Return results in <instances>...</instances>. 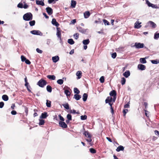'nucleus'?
Wrapping results in <instances>:
<instances>
[{"instance_id":"obj_41","label":"nucleus","mask_w":159,"mask_h":159,"mask_svg":"<svg viewBox=\"0 0 159 159\" xmlns=\"http://www.w3.org/2000/svg\"><path fill=\"white\" fill-rule=\"evenodd\" d=\"M87 116L86 115H82L80 116V119L82 120H85L87 119Z\"/></svg>"},{"instance_id":"obj_51","label":"nucleus","mask_w":159,"mask_h":159,"mask_svg":"<svg viewBox=\"0 0 159 159\" xmlns=\"http://www.w3.org/2000/svg\"><path fill=\"white\" fill-rule=\"evenodd\" d=\"M21 60L22 62H24L27 59L24 56L22 55L21 56Z\"/></svg>"},{"instance_id":"obj_7","label":"nucleus","mask_w":159,"mask_h":159,"mask_svg":"<svg viewBox=\"0 0 159 159\" xmlns=\"http://www.w3.org/2000/svg\"><path fill=\"white\" fill-rule=\"evenodd\" d=\"M61 30L60 29V28L59 27H57L56 35L57 37L60 39V40L61 41Z\"/></svg>"},{"instance_id":"obj_47","label":"nucleus","mask_w":159,"mask_h":159,"mask_svg":"<svg viewBox=\"0 0 159 159\" xmlns=\"http://www.w3.org/2000/svg\"><path fill=\"white\" fill-rule=\"evenodd\" d=\"M66 118L67 119H68L69 120H72V116L70 114H68L66 116Z\"/></svg>"},{"instance_id":"obj_56","label":"nucleus","mask_w":159,"mask_h":159,"mask_svg":"<svg viewBox=\"0 0 159 159\" xmlns=\"http://www.w3.org/2000/svg\"><path fill=\"white\" fill-rule=\"evenodd\" d=\"M36 51L37 52L39 53H42L43 52V51L39 49V48H36Z\"/></svg>"},{"instance_id":"obj_4","label":"nucleus","mask_w":159,"mask_h":159,"mask_svg":"<svg viewBox=\"0 0 159 159\" xmlns=\"http://www.w3.org/2000/svg\"><path fill=\"white\" fill-rule=\"evenodd\" d=\"M70 89V88L66 86H65L63 89L64 93L67 97L70 96V93L69 90Z\"/></svg>"},{"instance_id":"obj_31","label":"nucleus","mask_w":159,"mask_h":159,"mask_svg":"<svg viewBox=\"0 0 159 159\" xmlns=\"http://www.w3.org/2000/svg\"><path fill=\"white\" fill-rule=\"evenodd\" d=\"M51 101L48 100H47L46 102V106L48 107H50L51 106Z\"/></svg>"},{"instance_id":"obj_10","label":"nucleus","mask_w":159,"mask_h":159,"mask_svg":"<svg viewBox=\"0 0 159 159\" xmlns=\"http://www.w3.org/2000/svg\"><path fill=\"white\" fill-rule=\"evenodd\" d=\"M46 10L47 12L49 15H51L52 14L53 10L51 8L48 7L46 8Z\"/></svg>"},{"instance_id":"obj_44","label":"nucleus","mask_w":159,"mask_h":159,"mask_svg":"<svg viewBox=\"0 0 159 159\" xmlns=\"http://www.w3.org/2000/svg\"><path fill=\"white\" fill-rule=\"evenodd\" d=\"M103 21L105 25H110L109 22L106 19H103Z\"/></svg>"},{"instance_id":"obj_59","label":"nucleus","mask_w":159,"mask_h":159,"mask_svg":"<svg viewBox=\"0 0 159 159\" xmlns=\"http://www.w3.org/2000/svg\"><path fill=\"white\" fill-rule=\"evenodd\" d=\"M124 108H129V103L128 102L127 103L125 104L124 106Z\"/></svg>"},{"instance_id":"obj_8","label":"nucleus","mask_w":159,"mask_h":159,"mask_svg":"<svg viewBox=\"0 0 159 159\" xmlns=\"http://www.w3.org/2000/svg\"><path fill=\"white\" fill-rule=\"evenodd\" d=\"M59 124V126L62 128H66L67 127V124L64 121H60Z\"/></svg>"},{"instance_id":"obj_54","label":"nucleus","mask_w":159,"mask_h":159,"mask_svg":"<svg viewBox=\"0 0 159 159\" xmlns=\"http://www.w3.org/2000/svg\"><path fill=\"white\" fill-rule=\"evenodd\" d=\"M128 111V110L127 109H124L123 110V112L124 114V116H125L126 114Z\"/></svg>"},{"instance_id":"obj_17","label":"nucleus","mask_w":159,"mask_h":159,"mask_svg":"<svg viewBox=\"0 0 159 159\" xmlns=\"http://www.w3.org/2000/svg\"><path fill=\"white\" fill-rule=\"evenodd\" d=\"M59 59V57L58 56L53 57L52 58V60L53 61L54 63L57 62Z\"/></svg>"},{"instance_id":"obj_37","label":"nucleus","mask_w":159,"mask_h":159,"mask_svg":"<svg viewBox=\"0 0 159 159\" xmlns=\"http://www.w3.org/2000/svg\"><path fill=\"white\" fill-rule=\"evenodd\" d=\"M29 23L30 25L31 26H32L35 25V21L34 20H31L29 22Z\"/></svg>"},{"instance_id":"obj_6","label":"nucleus","mask_w":159,"mask_h":159,"mask_svg":"<svg viewBox=\"0 0 159 159\" xmlns=\"http://www.w3.org/2000/svg\"><path fill=\"white\" fill-rule=\"evenodd\" d=\"M30 33L35 35H38L41 36L42 35V33L39 30H33L30 31Z\"/></svg>"},{"instance_id":"obj_18","label":"nucleus","mask_w":159,"mask_h":159,"mask_svg":"<svg viewBox=\"0 0 159 159\" xmlns=\"http://www.w3.org/2000/svg\"><path fill=\"white\" fill-rule=\"evenodd\" d=\"M90 14L89 11H85L84 13V18H88L90 16Z\"/></svg>"},{"instance_id":"obj_50","label":"nucleus","mask_w":159,"mask_h":159,"mask_svg":"<svg viewBox=\"0 0 159 159\" xmlns=\"http://www.w3.org/2000/svg\"><path fill=\"white\" fill-rule=\"evenodd\" d=\"M58 116L60 120H61V121H64L65 119L64 118L61 116V114L59 115Z\"/></svg>"},{"instance_id":"obj_11","label":"nucleus","mask_w":159,"mask_h":159,"mask_svg":"<svg viewBox=\"0 0 159 159\" xmlns=\"http://www.w3.org/2000/svg\"><path fill=\"white\" fill-rule=\"evenodd\" d=\"M52 23L53 25L56 26L57 27H58L59 25V24L57 21L56 19L55 18L52 19Z\"/></svg>"},{"instance_id":"obj_64","label":"nucleus","mask_w":159,"mask_h":159,"mask_svg":"<svg viewBox=\"0 0 159 159\" xmlns=\"http://www.w3.org/2000/svg\"><path fill=\"white\" fill-rule=\"evenodd\" d=\"M43 15L47 19H48L49 18L48 16H47L46 14L45 13H43Z\"/></svg>"},{"instance_id":"obj_3","label":"nucleus","mask_w":159,"mask_h":159,"mask_svg":"<svg viewBox=\"0 0 159 159\" xmlns=\"http://www.w3.org/2000/svg\"><path fill=\"white\" fill-rule=\"evenodd\" d=\"M47 83V82L45 80L41 79L38 81L37 84L39 87L43 88L46 84Z\"/></svg>"},{"instance_id":"obj_5","label":"nucleus","mask_w":159,"mask_h":159,"mask_svg":"<svg viewBox=\"0 0 159 159\" xmlns=\"http://www.w3.org/2000/svg\"><path fill=\"white\" fill-rule=\"evenodd\" d=\"M134 47L137 49L141 48L144 47V44L143 43L136 42L135 43Z\"/></svg>"},{"instance_id":"obj_52","label":"nucleus","mask_w":159,"mask_h":159,"mask_svg":"<svg viewBox=\"0 0 159 159\" xmlns=\"http://www.w3.org/2000/svg\"><path fill=\"white\" fill-rule=\"evenodd\" d=\"M23 4L22 3H19L17 6L18 7L22 8H23Z\"/></svg>"},{"instance_id":"obj_27","label":"nucleus","mask_w":159,"mask_h":159,"mask_svg":"<svg viewBox=\"0 0 159 159\" xmlns=\"http://www.w3.org/2000/svg\"><path fill=\"white\" fill-rule=\"evenodd\" d=\"M2 99L4 101H6L8 100V97L6 95H3L2 96Z\"/></svg>"},{"instance_id":"obj_42","label":"nucleus","mask_w":159,"mask_h":159,"mask_svg":"<svg viewBox=\"0 0 159 159\" xmlns=\"http://www.w3.org/2000/svg\"><path fill=\"white\" fill-rule=\"evenodd\" d=\"M89 151L91 153L93 154L96 153V150L93 148H90L89 149Z\"/></svg>"},{"instance_id":"obj_35","label":"nucleus","mask_w":159,"mask_h":159,"mask_svg":"<svg viewBox=\"0 0 159 159\" xmlns=\"http://www.w3.org/2000/svg\"><path fill=\"white\" fill-rule=\"evenodd\" d=\"M39 125H43L45 123L44 120L43 119H39Z\"/></svg>"},{"instance_id":"obj_39","label":"nucleus","mask_w":159,"mask_h":159,"mask_svg":"<svg viewBox=\"0 0 159 159\" xmlns=\"http://www.w3.org/2000/svg\"><path fill=\"white\" fill-rule=\"evenodd\" d=\"M151 62L152 64H157L159 63V61H158L157 60H151Z\"/></svg>"},{"instance_id":"obj_36","label":"nucleus","mask_w":159,"mask_h":159,"mask_svg":"<svg viewBox=\"0 0 159 159\" xmlns=\"http://www.w3.org/2000/svg\"><path fill=\"white\" fill-rule=\"evenodd\" d=\"M63 80L62 79H60L57 80V83L61 85L63 84Z\"/></svg>"},{"instance_id":"obj_13","label":"nucleus","mask_w":159,"mask_h":159,"mask_svg":"<svg viewBox=\"0 0 159 159\" xmlns=\"http://www.w3.org/2000/svg\"><path fill=\"white\" fill-rule=\"evenodd\" d=\"M48 116L47 112H44L41 114L40 117V119H45Z\"/></svg>"},{"instance_id":"obj_45","label":"nucleus","mask_w":159,"mask_h":159,"mask_svg":"<svg viewBox=\"0 0 159 159\" xmlns=\"http://www.w3.org/2000/svg\"><path fill=\"white\" fill-rule=\"evenodd\" d=\"M25 85L28 91L30 92H31V90L30 89V85H29V84H27L26 85Z\"/></svg>"},{"instance_id":"obj_57","label":"nucleus","mask_w":159,"mask_h":159,"mask_svg":"<svg viewBox=\"0 0 159 159\" xmlns=\"http://www.w3.org/2000/svg\"><path fill=\"white\" fill-rule=\"evenodd\" d=\"M25 63L28 65H30L31 63L30 61L28 59H26V60L25 61Z\"/></svg>"},{"instance_id":"obj_48","label":"nucleus","mask_w":159,"mask_h":159,"mask_svg":"<svg viewBox=\"0 0 159 159\" xmlns=\"http://www.w3.org/2000/svg\"><path fill=\"white\" fill-rule=\"evenodd\" d=\"M100 81L101 83H103L104 81V78L103 76H101L100 79Z\"/></svg>"},{"instance_id":"obj_55","label":"nucleus","mask_w":159,"mask_h":159,"mask_svg":"<svg viewBox=\"0 0 159 159\" xmlns=\"http://www.w3.org/2000/svg\"><path fill=\"white\" fill-rule=\"evenodd\" d=\"M4 105V103L3 102H0V108H2Z\"/></svg>"},{"instance_id":"obj_30","label":"nucleus","mask_w":159,"mask_h":159,"mask_svg":"<svg viewBox=\"0 0 159 159\" xmlns=\"http://www.w3.org/2000/svg\"><path fill=\"white\" fill-rule=\"evenodd\" d=\"M140 62L143 64L146 63L147 62V61L146 59L144 58H141L140 59Z\"/></svg>"},{"instance_id":"obj_14","label":"nucleus","mask_w":159,"mask_h":159,"mask_svg":"<svg viewBox=\"0 0 159 159\" xmlns=\"http://www.w3.org/2000/svg\"><path fill=\"white\" fill-rule=\"evenodd\" d=\"M77 29L79 30V32L82 33L83 34H85L87 30V29H84L80 27H77Z\"/></svg>"},{"instance_id":"obj_32","label":"nucleus","mask_w":159,"mask_h":159,"mask_svg":"<svg viewBox=\"0 0 159 159\" xmlns=\"http://www.w3.org/2000/svg\"><path fill=\"white\" fill-rule=\"evenodd\" d=\"M46 89L48 92L51 93L52 91V87L48 85L47 86Z\"/></svg>"},{"instance_id":"obj_53","label":"nucleus","mask_w":159,"mask_h":159,"mask_svg":"<svg viewBox=\"0 0 159 159\" xmlns=\"http://www.w3.org/2000/svg\"><path fill=\"white\" fill-rule=\"evenodd\" d=\"M116 53L115 52L112 53L111 54V57L113 58H115L116 57Z\"/></svg>"},{"instance_id":"obj_19","label":"nucleus","mask_w":159,"mask_h":159,"mask_svg":"<svg viewBox=\"0 0 159 159\" xmlns=\"http://www.w3.org/2000/svg\"><path fill=\"white\" fill-rule=\"evenodd\" d=\"M83 134L86 137L91 138L92 137L91 135L88 132V131H85L84 133Z\"/></svg>"},{"instance_id":"obj_46","label":"nucleus","mask_w":159,"mask_h":159,"mask_svg":"<svg viewBox=\"0 0 159 159\" xmlns=\"http://www.w3.org/2000/svg\"><path fill=\"white\" fill-rule=\"evenodd\" d=\"M73 36L75 39H78L79 37V34L77 33L75 34H74Z\"/></svg>"},{"instance_id":"obj_34","label":"nucleus","mask_w":159,"mask_h":159,"mask_svg":"<svg viewBox=\"0 0 159 159\" xmlns=\"http://www.w3.org/2000/svg\"><path fill=\"white\" fill-rule=\"evenodd\" d=\"M159 38V33L158 32H156L154 34V39H157Z\"/></svg>"},{"instance_id":"obj_38","label":"nucleus","mask_w":159,"mask_h":159,"mask_svg":"<svg viewBox=\"0 0 159 159\" xmlns=\"http://www.w3.org/2000/svg\"><path fill=\"white\" fill-rule=\"evenodd\" d=\"M74 93L76 94H79L80 93V91L77 88H75L74 89Z\"/></svg>"},{"instance_id":"obj_21","label":"nucleus","mask_w":159,"mask_h":159,"mask_svg":"<svg viewBox=\"0 0 159 159\" xmlns=\"http://www.w3.org/2000/svg\"><path fill=\"white\" fill-rule=\"evenodd\" d=\"M81 95L78 94H75L74 95L73 98L75 99L76 100H79L81 98Z\"/></svg>"},{"instance_id":"obj_16","label":"nucleus","mask_w":159,"mask_h":159,"mask_svg":"<svg viewBox=\"0 0 159 159\" xmlns=\"http://www.w3.org/2000/svg\"><path fill=\"white\" fill-rule=\"evenodd\" d=\"M36 4L38 5H40L42 6H44V3L43 2V0H36Z\"/></svg>"},{"instance_id":"obj_22","label":"nucleus","mask_w":159,"mask_h":159,"mask_svg":"<svg viewBox=\"0 0 159 159\" xmlns=\"http://www.w3.org/2000/svg\"><path fill=\"white\" fill-rule=\"evenodd\" d=\"M109 94L110 96H116V92L115 90H112L110 93Z\"/></svg>"},{"instance_id":"obj_12","label":"nucleus","mask_w":159,"mask_h":159,"mask_svg":"<svg viewBox=\"0 0 159 159\" xmlns=\"http://www.w3.org/2000/svg\"><path fill=\"white\" fill-rule=\"evenodd\" d=\"M138 68L140 70H143L145 69L146 66L143 64H139L138 66Z\"/></svg>"},{"instance_id":"obj_25","label":"nucleus","mask_w":159,"mask_h":159,"mask_svg":"<svg viewBox=\"0 0 159 159\" xmlns=\"http://www.w3.org/2000/svg\"><path fill=\"white\" fill-rule=\"evenodd\" d=\"M76 4V2L74 0H72L71 3V6L72 8H75Z\"/></svg>"},{"instance_id":"obj_2","label":"nucleus","mask_w":159,"mask_h":159,"mask_svg":"<svg viewBox=\"0 0 159 159\" xmlns=\"http://www.w3.org/2000/svg\"><path fill=\"white\" fill-rule=\"evenodd\" d=\"M156 26V24L153 21H149L147 23L145 26V28H147L149 27H151L152 28H155Z\"/></svg>"},{"instance_id":"obj_33","label":"nucleus","mask_w":159,"mask_h":159,"mask_svg":"<svg viewBox=\"0 0 159 159\" xmlns=\"http://www.w3.org/2000/svg\"><path fill=\"white\" fill-rule=\"evenodd\" d=\"M62 106L66 109L68 110L69 109V106L67 103L63 104Z\"/></svg>"},{"instance_id":"obj_62","label":"nucleus","mask_w":159,"mask_h":159,"mask_svg":"<svg viewBox=\"0 0 159 159\" xmlns=\"http://www.w3.org/2000/svg\"><path fill=\"white\" fill-rule=\"evenodd\" d=\"M70 113L75 114L76 113V111L75 110H71L70 111Z\"/></svg>"},{"instance_id":"obj_29","label":"nucleus","mask_w":159,"mask_h":159,"mask_svg":"<svg viewBox=\"0 0 159 159\" xmlns=\"http://www.w3.org/2000/svg\"><path fill=\"white\" fill-rule=\"evenodd\" d=\"M67 42L70 45H73L75 43V42L72 39H69L68 40Z\"/></svg>"},{"instance_id":"obj_60","label":"nucleus","mask_w":159,"mask_h":159,"mask_svg":"<svg viewBox=\"0 0 159 159\" xmlns=\"http://www.w3.org/2000/svg\"><path fill=\"white\" fill-rule=\"evenodd\" d=\"M24 80H25V85H27V84H29V83H28V82L27 81V79L26 77L25 78Z\"/></svg>"},{"instance_id":"obj_43","label":"nucleus","mask_w":159,"mask_h":159,"mask_svg":"<svg viewBox=\"0 0 159 159\" xmlns=\"http://www.w3.org/2000/svg\"><path fill=\"white\" fill-rule=\"evenodd\" d=\"M146 3L149 7H151L152 3L150 2L148 0H146Z\"/></svg>"},{"instance_id":"obj_58","label":"nucleus","mask_w":159,"mask_h":159,"mask_svg":"<svg viewBox=\"0 0 159 159\" xmlns=\"http://www.w3.org/2000/svg\"><path fill=\"white\" fill-rule=\"evenodd\" d=\"M11 113L12 115H14L16 114L17 112L16 111L13 110L11 111Z\"/></svg>"},{"instance_id":"obj_40","label":"nucleus","mask_w":159,"mask_h":159,"mask_svg":"<svg viewBox=\"0 0 159 159\" xmlns=\"http://www.w3.org/2000/svg\"><path fill=\"white\" fill-rule=\"evenodd\" d=\"M126 82V79L124 77H122L121 78V83L122 85H123L125 84Z\"/></svg>"},{"instance_id":"obj_28","label":"nucleus","mask_w":159,"mask_h":159,"mask_svg":"<svg viewBox=\"0 0 159 159\" xmlns=\"http://www.w3.org/2000/svg\"><path fill=\"white\" fill-rule=\"evenodd\" d=\"M90 41L89 39L84 40L83 41V43L84 45H87L89 43Z\"/></svg>"},{"instance_id":"obj_9","label":"nucleus","mask_w":159,"mask_h":159,"mask_svg":"<svg viewBox=\"0 0 159 159\" xmlns=\"http://www.w3.org/2000/svg\"><path fill=\"white\" fill-rule=\"evenodd\" d=\"M141 22H139V21H137L136 22L134 23V27L136 29H139L141 27V25H140L141 24Z\"/></svg>"},{"instance_id":"obj_61","label":"nucleus","mask_w":159,"mask_h":159,"mask_svg":"<svg viewBox=\"0 0 159 159\" xmlns=\"http://www.w3.org/2000/svg\"><path fill=\"white\" fill-rule=\"evenodd\" d=\"M155 134L156 135H157L159 137V131L157 130H155L154 131Z\"/></svg>"},{"instance_id":"obj_15","label":"nucleus","mask_w":159,"mask_h":159,"mask_svg":"<svg viewBox=\"0 0 159 159\" xmlns=\"http://www.w3.org/2000/svg\"><path fill=\"white\" fill-rule=\"evenodd\" d=\"M130 75V72L129 70H127L123 74V75L125 78H128Z\"/></svg>"},{"instance_id":"obj_23","label":"nucleus","mask_w":159,"mask_h":159,"mask_svg":"<svg viewBox=\"0 0 159 159\" xmlns=\"http://www.w3.org/2000/svg\"><path fill=\"white\" fill-rule=\"evenodd\" d=\"M88 97V95L87 93H84L83 94L82 96V98L84 102H85L87 100Z\"/></svg>"},{"instance_id":"obj_20","label":"nucleus","mask_w":159,"mask_h":159,"mask_svg":"<svg viewBox=\"0 0 159 159\" xmlns=\"http://www.w3.org/2000/svg\"><path fill=\"white\" fill-rule=\"evenodd\" d=\"M124 148L123 146L121 145L119 146L116 149V150L117 152H119L120 151H123L124 150Z\"/></svg>"},{"instance_id":"obj_1","label":"nucleus","mask_w":159,"mask_h":159,"mask_svg":"<svg viewBox=\"0 0 159 159\" xmlns=\"http://www.w3.org/2000/svg\"><path fill=\"white\" fill-rule=\"evenodd\" d=\"M23 19L25 21H30L33 19L32 14L30 12H28L23 16Z\"/></svg>"},{"instance_id":"obj_49","label":"nucleus","mask_w":159,"mask_h":159,"mask_svg":"<svg viewBox=\"0 0 159 159\" xmlns=\"http://www.w3.org/2000/svg\"><path fill=\"white\" fill-rule=\"evenodd\" d=\"M151 7L153 8L158 9L159 7L156 5L152 4Z\"/></svg>"},{"instance_id":"obj_24","label":"nucleus","mask_w":159,"mask_h":159,"mask_svg":"<svg viewBox=\"0 0 159 159\" xmlns=\"http://www.w3.org/2000/svg\"><path fill=\"white\" fill-rule=\"evenodd\" d=\"M82 72L81 71H78L76 73V75L77 76V79H80L81 77Z\"/></svg>"},{"instance_id":"obj_26","label":"nucleus","mask_w":159,"mask_h":159,"mask_svg":"<svg viewBox=\"0 0 159 159\" xmlns=\"http://www.w3.org/2000/svg\"><path fill=\"white\" fill-rule=\"evenodd\" d=\"M47 77L50 80H54L55 79L56 77L53 75H49L47 76Z\"/></svg>"},{"instance_id":"obj_63","label":"nucleus","mask_w":159,"mask_h":159,"mask_svg":"<svg viewBox=\"0 0 159 159\" xmlns=\"http://www.w3.org/2000/svg\"><path fill=\"white\" fill-rule=\"evenodd\" d=\"M28 5H27L26 3H25L24 4V6H23V8L25 9H26L28 8Z\"/></svg>"}]
</instances>
